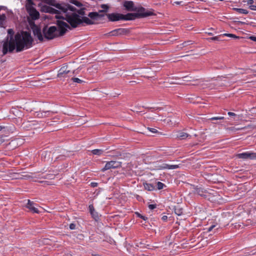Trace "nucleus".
<instances>
[{
    "label": "nucleus",
    "instance_id": "obj_18",
    "mask_svg": "<svg viewBox=\"0 0 256 256\" xmlns=\"http://www.w3.org/2000/svg\"><path fill=\"white\" fill-rule=\"evenodd\" d=\"M89 210L92 214V216L96 220L98 218V214L96 212L93 205L90 204L89 206Z\"/></svg>",
    "mask_w": 256,
    "mask_h": 256
},
{
    "label": "nucleus",
    "instance_id": "obj_37",
    "mask_svg": "<svg viewBox=\"0 0 256 256\" xmlns=\"http://www.w3.org/2000/svg\"><path fill=\"white\" fill-rule=\"evenodd\" d=\"M156 204H151L148 205V208L150 210H154V208H156Z\"/></svg>",
    "mask_w": 256,
    "mask_h": 256
},
{
    "label": "nucleus",
    "instance_id": "obj_47",
    "mask_svg": "<svg viewBox=\"0 0 256 256\" xmlns=\"http://www.w3.org/2000/svg\"><path fill=\"white\" fill-rule=\"evenodd\" d=\"M228 115L230 116H235L236 114L234 112H228Z\"/></svg>",
    "mask_w": 256,
    "mask_h": 256
},
{
    "label": "nucleus",
    "instance_id": "obj_12",
    "mask_svg": "<svg viewBox=\"0 0 256 256\" xmlns=\"http://www.w3.org/2000/svg\"><path fill=\"white\" fill-rule=\"evenodd\" d=\"M123 6L125 9L128 12H134L136 6H134L132 1L126 0L124 2Z\"/></svg>",
    "mask_w": 256,
    "mask_h": 256
},
{
    "label": "nucleus",
    "instance_id": "obj_29",
    "mask_svg": "<svg viewBox=\"0 0 256 256\" xmlns=\"http://www.w3.org/2000/svg\"><path fill=\"white\" fill-rule=\"evenodd\" d=\"M71 80L74 82H77L78 84H82V82H85L83 80H82L77 78H72Z\"/></svg>",
    "mask_w": 256,
    "mask_h": 256
},
{
    "label": "nucleus",
    "instance_id": "obj_41",
    "mask_svg": "<svg viewBox=\"0 0 256 256\" xmlns=\"http://www.w3.org/2000/svg\"><path fill=\"white\" fill-rule=\"evenodd\" d=\"M70 230H74L76 228V224H71L70 225Z\"/></svg>",
    "mask_w": 256,
    "mask_h": 256
},
{
    "label": "nucleus",
    "instance_id": "obj_24",
    "mask_svg": "<svg viewBox=\"0 0 256 256\" xmlns=\"http://www.w3.org/2000/svg\"><path fill=\"white\" fill-rule=\"evenodd\" d=\"M112 161L114 168H117L121 167L122 162L115 160Z\"/></svg>",
    "mask_w": 256,
    "mask_h": 256
},
{
    "label": "nucleus",
    "instance_id": "obj_56",
    "mask_svg": "<svg viewBox=\"0 0 256 256\" xmlns=\"http://www.w3.org/2000/svg\"><path fill=\"white\" fill-rule=\"evenodd\" d=\"M220 78H224V76H221Z\"/></svg>",
    "mask_w": 256,
    "mask_h": 256
},
{
    "label": "nucleus",
    "instance_id": "obj_16",
    "mask_svg": "<svg viewBox=\"0 0 256 256\" xmlns=\"http://www.w3.org/2000/svg\"><path fill=\"white\" fill-rule=\"evenodd\" d=\"M51 110H45L42 112H37L35 113V116L39 118H44L50 115V114L54 113Z\"/></svg>",
    "mask_w": 256,
    "mask_h": 256
},
{
    "label": "nucleus",
    "instance_id": "obj_6",
    "mask_svg": "<svg viewBox=\"0 0 256 256\" xmlns=\"http://www.w3.org/2000/svg\"><path fill=\"white\" fill-rule=\"evenodd\" d=\"M108 20L111 22L118 21L120 20H130V18L128 16V14H122L118 13H112L107 14Z\"/></svg>",
    "mask_w": 256,
    "mask_h": 256
},
{
    "label": "nucleus",
    "instance_id": "obj_17",
    "mask_svg": "<svg viewBox=\"0 0 256 256\" xmlns=\"http://www.w3.org/2000/svg\"><path fill=\"white\" fill-rule=\"evenodd\" d=\"M179 168V166L177 164H164L162 166H160V169H176Z\"/></svg>",
    "mask_w": 256,
    "mask_h": 256
},
{
    "label": "nucleus",
    "instance_id": "obj_8",
    "mask_svg": "<svg viewBox=\"0 0 256 256\" xmlns=\"http://www.w3.org/2000/svg\"><path fill=\"white\" fill-rule=\"evenodd\" d=\"M74 74V71H70L68 69V66H64L59 70L58 74V77L60 78H65L67 76H72Z\"/></svg>",
    "mask_w": 256,
    "mask_h": 256
},
{
    "label": "nucleus",
    "instance_id": "obj_48",
    "mask_svg": "<svg viewBox=\"0 0 256 256\" xmlns=\"http://www.w3.org/2000/svg\"><path fill=\"white\" fill-rule=\"evenodd\" d=\"M162 219L164 221H166L168 219V216H162Z\"/></svg>",
    "mask_w": 256,
    "mask_h": 256
},
{
    "label": "nucleus",
    "instance_id": "obj_11",
    "mask_svg": "<svg viewBox=\"0 0 256 256\" xmlns=\"http://www.w3.org/2000/svg\"><path fill=\"white\" fill-rule=\"evenodd\" d=\"M32 28L34 36H36L40 41H43L44 38L40 28L35 24L32 26Z\"/></svg>",
    "mask_w": 256,
    "mask_h": 256
},
{
    "label": "nucleus",
    "instance_id": "obj_53",
    "mask_svg": "<svg viewBox=\"0 0 256 256\" xmlns=\"http://www.w3.org/2000/svg\"><path fill=\"white\" fill-rule=\"evenodd\" d=\"M92 256H100L99 254H94Z\"/></svg>",
    "mask_w": 256,
    "mask_h": 256
},
{
    "label": "nucleus",
    "instance_id": "obj_32",
    "mask_svg": "<svg viewBox=\"0 0 256 256\" xmlns=\"http://www.w3.org/2000/svg\"><path fill=\"white\" fill-rule=\"evenodd\" d=\"M192 44H193L192 41L188 40V41H186L184 42H183L182 44V46L183 47H184V46H188V45Z\"/></svg>",
    "mask_w": 256,
    "mask_h": 256
},
{
    "label": "nucleus",
    "instance_id": "obj_44",
    "mask_svg": "<svg viewBox=\"0 0 256 256\" xmlns=\"http://www.w3.org/2000/svg\"><path fill=\"white\" fill-rule=\"evenodd\" d=\"M183 78L184 79V81H186V82L191 81V80L189 79V77L188 76H184Z\"/></svg>",
    "mask_w": 256,
    "mask_h": 256
},
{
    "label": "nucleus",
    "instance_id": "obj_10",
    "mask_svg": "<svg viewBox=\"0 0 256 256\" xmlns=\"http://www.w3.org/2000/svg\"><path fill=\"white\" fill-rule=\"evenodd\" d=\"M129 32V30L126 28H119L115 29L110 32V34L112 36H118L121 35H126Z\"/></svg>",
    "mask_w": 256,
    "mask_h": 256
},
{
    "label": "nucleus",
    "instance_id": "obj_51",
    "mask_svg": "<svg viewBox=\"0 0 256 256\" xmlns=\"http://www.w3.org/2000/svg\"><path fill=\"white\" fill-rule=\"evenodd\" d=\"M171 84H180L181 83L179 82H172Z\"/></svg>",
    "mask_w": 256,
    "mask_h": 256
},
{
    "label": "nucleus",
    "instance_id": "obj_13",
    "mask_svg": "<svg viewBox=\"0 0 256 256\" xmlns=\"http://www.w3.org/2000/svg\"><path fill=\"white\" fill-rule=\"evenodd\" d=\"M36 204L34 202H32L28 200V203L26 204V207L33 213L38 214L40 212V211L38 210V208L36 207Z\"/></svg>",
    "mask_w": 256,
    "mask_h": 256
},
{
    "label": "nucleus",
    "instance_id": "obj_39",
    "mask_svg": "<svg viewBox=\"0 0 256 256\" xmlns=\"http://www.w3.org/2000/svg\"><path fill=\"white\" fill-rule=\"evenodd\" d=\"M209 40H219V36H214L210 38Z\"/></svg>",
    "mask_w": 256,
    "mask_h": 256
},
{
    "label": "nucleus",
    "instance_id": "obj_23",
    "mask_svg": "<svg viewBox=\"0 0 256 256\" xmlns=\"http://www.w3.org/2000/svg\"><path fill=\"white\" fill-rule=\"evenodd\" d=\"M144 186L146 190L150 191L153 190L154 189V186L151 184L145 182L144 183Z\"/></svg>",
    "mask_w": 256,
    "mask_h": 256
},
{
    "label": "nucleus",
    "instance_id": "obj_2",
    "mask_svg": "<svg viewBox=\"0 0 256 256\" xmlns=\"http://www.w3.org/2000/svg\"><path fill=\"white\" fill-rule=\"evenodd\" d=\"M56 18L58 19L56 22L58 28L56 26H51L49 28L44 26L42 29L44 36L47 40H52L56 37L62 36L66 33L68 30L73 28L66 21H64L66 20L63 17L56 15Z\"/></svg>",
    "mask_w": 256,
    "mask_h": 256
},
{
    "label": "nucleus",
    "instance_id": "obj_55",
    "mask_svg": "<svg viewBox=\"0 0 256 256\" xmlns=\"http://www.w3.org/2000/svg\"><path fill=\"white\" fill-rule=\"evenodd\" d=\"M242 128H238V130H242Z\"/></svg>",
    "mask_w": 256,
    "mask_h": 256
},
{
    "label": "nucleus",
    "instance_id": "obj_26",
    "mask_svg": "<svg viewBox=\"0 0 256 256\" xmlns=\"http://www.w3.org/2000/svg\"><path fill=\"white\" fill-rule=\"evenodd\" d=\"M104 152V151L102 150L95 149L92 150V153L93 154L100 156Z\"/></svg>",
    "mask_w": 256,
    "mask_h": 256
},
{
    "label": "nucleus",
    "instance_id": "obj_20",
    "mask_svg": "<svg viewBox=\"0 0 256 256\" xmlns=\"http://www.w3.org/2000/svg\"><path fill=\"white\" fill-rule=\"evenodd\" d=\"M76 10H74V11H72V12H73V13H75L74 12H76L78 14H78V16H80L81 18L82 17V16H84L86 14H85V10H86V8H80V10H76V8H75ZM70 14V13L68 12ZM70 14H72V13H70Z\"/></svg>",
    "mask_w": 256,
    "mask_h": 256
},
{
    "label": "nucleus",
    "instance_id": "obj_5",
    "mask_svg": "<svg viewBox=\"0 0 256 256\" xmlns=\"http://www.w3.org/2000/svg\"><path fill=\"white\" fill-rule=\"evenodd\" d=\"M134 12H137L128 13V16L130 18V20H134L137 18H145L154 15L152 11L146 10L142 6H136V10Z\"/></svg>",
    "mask_w": 256,
    "mask_h": 256
},
{
    "label": "nucleus",
    "instance_id": "obj_46",
    "mask_svg": "<svg viewBox=\"0 0 256 256\" xmlns=\"http://www.w3.org/2000/svg\"><path fill=\"white\" fill-rule=\"evenodd\" d=\"M216 226L215 225H212L208 228V231L210 232L211 231L214 227Z\"/></svg>",
    "mask_w": 256,
    "mask_h": 256
},
{
    "label": "nucleus",
    "instance_id": "obj_36",
    "mask_svg": "<svg viewBox=\"0 0 256 256\" xmlns=\"http://www.w3.org/2000/svg\"><path fill=\"white\" fill-rule=\"evenodd\" d=\"M224 117H223V116L212 117L210 118V120H224Z\"/></svg>",
    "mask_w": 256,
    "mask_h": 256
},
{
    "label": "nucleus",
    "instance_id": "obj_52",
    "mask_svg": "<svg viewBox=\"0 0 256 256\" xmlns=\"http://www.w3.org/2000/svg\"><path fill=\"white\" fill-rule=\"evenodd\" d=\"M3 128H4V127L0 126V131H1Z\"/></svg>",
    "mask_w": 256,
    "mask_h": 256
},
{
    "label": "nucleus",
    "instance_id": "obj_31",
    "mask_svg": "<svg viewBox=\"0 0 256 256\" xmlns=\"http://www.w3.org/2000/svg\"><path fill=\"white\" fill-rule=\"evenodd\" d=\"M22 178H26V179H30V178H32V176L26 174V172H22Z\"/></svg>",
    "mask_w": 256,
    "mask_h": 256
},
{
    "label": "nucleus",
    "instance_id": "obj_43",
    "mask_svg": "<svg viewBox=\"0 0 256 256\" xmlns=\"http://www.w3.org/2000/svg\"><path fill=\"white\" fill-rule=\"evenodd\" d=\"M249 38L252 41L256 42V36H250L249 37Z\"/></svg>",
    "mask_w": 256,
    "mask_h": 256
},
{
    "label": "nucleus",
    "instance_id": "obj_15",
    "mask_svg": "<svg viewBox=\"0 0 256 256\" xmlns=\"http://www.w3.org/2000/svg\"><path fill=\"white\" fill-rule=\"evenodd\" d=\"M194 194H196L198 195L205 198L207 197V192L206 190H204L201 188L198 187L194 188Z\"/></svg>",
    "mask_w": 256,
    "mask_h": 256
},
{
    "label": "nucleus",
    "instance_id": "obj_35",
    "mask_svg": "<svg viewBox=\"0 0 256 256\" xmlns=\"http://www.w3.org/2000/svg\"><path fill=\"white\" fill-rule=\"evenodd\" d=\"M136 214L137 215V216H138V217H139V218H141L143 219V220H147V218H148L146 217V216H144L142 215L141 214H140V213H138V212H136Z\"/></svg>",
    "mask_w": 256,
    "mask_h": 256
},
{
    "label": "nucleus",
    "instance_id": "obj_25",
    "mask_svg": "<svg viewBox=\"0 0 256 256\" xmlns=\"http://www.w3.org/2000/svg\"><path fill=\"white\" fill-rule=\"evenodd\" d=\"M100 7L102 8V10H100L98 11V12H106L109 6L108 4H102L100 6Z\"/></svg>",
    "mask_w": 256,
    "mask_h": 256
},
{
    "label": "nucleus",
    "instance_id": "obj_34",
    "mask_svg": "<svg viewBox=\"0 0 256 256\" xmlns=\"http://www.w3.org/2000/svg\"><path fill=\"white\" fill-rule=\"evenodd\" d=\"M224 36H227L230 38H238V37L236 36V35L232 34H224Z\"/></svg>",
    "mask_w": 256,
    "mask_h": 256
},
{
    "label": "nucleus",
    "instance_id": "obj_38",
    "mask_svg": "<svg viewBox=\"0 0 256 256\" xmlns=\"http://www.w3.org/2000/svg\"><path fill=\"white\" fill-rule=\"evenodd\" d=\"M98 185V184L97 182H92L90 183L91 186L93 187V188L97 186Z\"/></svg>",
    "mask_w": 256,
    "mask_h": 256
},
{
    "label": "nucleus",
    "instance_id": "obj_22",
    "mask_svg": "<svg viewBox=\"0 0 256 256\" xmlns=\"http://www.w3.org/2000/svg\"><path fill=\"white\" fill-rule=\"evenodd\" d=\"M174 212L176 215L179 216L182 215L184 214L182 208H180L178 206H174Z\"/></svg>",
    "mask_w": 256,
    "mask_h": 256
},
{
    "label": "nucleus",
    "instance_id": "obj_30",
    "mask_svg": "<svg viewBox=\"0 0 256 256\" xmlns=\"http://www.w3.org/2000/svg\"><path fill=\"white\" fill-rule=\"evenodd\" d=\"M156 186L158 190H162L164 188V186H166L163 183L160 182H156Z\"/></svg>",
    "mask_w": 256,
    "mask_h": 256
},
{
    "label": "nucleus",
    "instance_id": "obj_40",
    "mask_svg": "<svg viewBox=\"0 0 256 256\" xmlns=\"http://www.w3.org/2000/svg\"><path fill=\"white\" fill-rule=\"evenodd\" d=\"M249 8L252 10H256V6L250 5V6Z\"/></svg>",
    "mask_w": 256,
    "mask_h": 256
},
{
    "label": "nucleus",
    "instance_id": "obj_49",
    "mask_svg": "<svg viewBox=\"0 0 256 256\" xmlns=\"http://www.w3.org/2000/svg\"><path fill=\"white\" fill-rule=\"evenodd\" d=\"M4 142V139L2 137H0V145Z\"/></svg>",
    "mask_w": 256,
    "mask_h": 256
},
{
    "label": "nucleus",
    "instance_id": "obj_27",
    "mask_svg": "<svg viewBox=\"0 0 256 256\" xmlns=\"http://www.w3.org/2000/svg\"><path fill=\"white\" fill-rule=\"evenodd\" d=\"M234 10L237 12L239 14H248V12L247 10L243 8H234Z\"/></svg>",
    "mask_w": 256,
    "mask_h": 256
},
{
    "label": "nucleus",
    "instance_id": "obj_54",
    "mask_svg": "<svg viewBox=\"0 0 256 256\" xmlns=\"http://www.w3.org/2000/svg\"><path fill=\"white\" fill-rule=\"evenodd\" d=\"M208 34H210V35H212V33H211V32H208Z\"/></svg>",
    "mask_w": 256,
    "mask_h": 256
},
{
    "label": "nucleus",
    "instance_id": "obj_7",
    "mask_svg": "<svg viewBox=\"0 0 256 256\" xmlns=\"http://www.w3.org/2000/svg\"><path fill=\"white\" fill-rule=\"evenodd\" d=\"M32 2L29 0L28 3L26 6V8L32 19L36 20L39 18L40 14L36 9L32 6Z\"/></svg>",
    "mask_w": 256,
    "mask_h": 256
},
{
    "label": "nucleus",
    "instance_id": "obj_14",
    "mask_svg": "<svg viewBox=\"0 0 256 256\" xmlns=\"http://www.w3.org/2000/svg\"><path fill=\"white\" fill-rule=\"evenodd\" d=\"M42 10L45 12H48L52 14H58V10H56L54 8L49 6H43L42 8Z\"/></svg>",
    "mask_w": 256,
    "mask_h": 256
},
{
    "label": "nucleus",
    "instance_id": "obj_28",
    "mask_svg": "<svg viewBox=\"0 0 256 256\" xmlns=\"http://www.w3.org/2000/svg\"><path fill=\"white\" fill-rule=\"evenodd\" d=\"M70 2L74 4V5H76V6H77L78 7H81L82 6V4L80 2L76 0H70Z\"/></svg>",
    "mask_w": 256,
    "mask_h": 256
},
{
    "label": "nucleus",
    "instance_id": "obj_1",
    "mask_svg": "<svg viewBox=\"0 0 256 256\" xmlns=\"http://www.w3.org/2000/svg\"><path fill=\"white\" fill-rule=\"evenodd\" d=\"M33 39L30 34L27 32H23L22 34H16L14 37L10 36L3 41L2 54L6 55L8 52L12 53L16 49L18 52L24 49L31 48Z\"/></svg>",
    "mask_w": 256,
    "mask_h": 256
},
{
    "label": "nucleus",
    "instance_id": "obj_45",
    "mask_svg": "<svg viewBox=\"0 0 256 256\" xmlns=\"http://www.w3.org/2000/svg\"><path fill=\"white\" fill-rule=\"evenodd\" d=\"M54 177V176L52 174H49L46 176H44V178H52Z\"/></svg>",
    "mask_w": 256,
    "mask_h": 256
},
{
    "label": "nucleus",
    "instance_id": "obj_3",
    "mask_svg": "<svg viewBox=\"0 0 256 256\" xmlns=\"http://www.w3.org/2000/svg\"><path fill=\"white\" fill-rule=\"evenodd\" d=\"M104 16V14H99L97 12H91L88 14V16L80 17L76 13L67 14L66 15V21L73 28H76L82 23L88 25L94 24H95L94 20H98Z\"/></svg>",
    "mask_w": 256,
    "mask_h": 256
},
{
    "label": "nucleus",
    "instance_id": "obj_4",
    "mask_svg": "<svg viewBox=\"0 0 256 256\" xmlns=\"http://www.w3.org/2000/svg\"><path fill=\"white\" fill-rule=\"evenodd\" d=\"M46 3L50 6H54L58 9L61 12L65 14L64 20H66V15L70 14L68 12L70 11H74L76 10L75 8L70 6L68 4L66 3H57L55 0H46Z\"/></svg>",
    "mask_w": 256,
    "mask_h": 256
},
{
    "label": "nucleus",
    "instance_id": "obj_9",
    "mask_svg": "<svg viewBox=\"0 0 256 256\" xmlns=\"http://www.w3.org/2000/svg\"><path fill=\"white\" fill-rule=\"evenodd\" d=\"M236 156L238 158H242L243 160H254L256 159V153L247 152L238 154L236 155Z\"/></svg>",
    "mask_w": 256,
    "mask_h": 256
},
{
    "label": "nucleus",
    "instance_id": "obj_33",
    "mask_svg": "<svg viewBox=\"0 0 256 256\" xmlns=\"http://www.w3.org/2000/svg\"><path fill=\"white\" fill-rule=\"evenodd\" d=\"M147 129L150 132H151L152 134L159 133L157 130L154 128H148Z\"/></svg>",
    "mask_w": 256,
    "mask_h": 256
},
{
    "label": "nucleus",
    "instance_id": "obj_50",
    "mask_svg": "<svg viewBox=\"0 0 256 256\" xmlns=\"http://www.w3.org/2000/svg\"><path fill=\"white\" fill-rule=\"evenodd\" d=\"M180 2H175V3H176V4H180Z\"/></svg>",
    "mask_w": 256,
    "mask_h": 256
},
{
    "label": "nucleus",
    "instance_id": "obj_42",
    "mask_svg": "<svg viewBox=\"0 0 256 256\" xmlns=\"http://www.w3.org/2000/svg\"><path fill=\"white\" fill-rule=\"evenodd\" d=\"M254 2V0H248L247 2V4L248 5H252V4Z\"/></svg>",
    "mask_w": 256,
    "mask_h": 256
},
{
    "label": "nucleus",
    "instance_id": "obj_21",
    "mask_svg": "<svg viewBox=\"0 0 256 256\" xmlns=\"http://www.w3.org/2000/svg\"><path fill=\"white\" fill-rule=\"evenodd\" d=\"M114 168L112 164V161L108 162L106 163L104 168L102 169V172H104L106 170Z\"/></svg>",
    "mask_w": 256,
    "mask_h": 256
},
{
    "label": "nucleus",
    "instance_id": "obj_19",
    "mask_svg": "<svg viewBox=\"0 0 256 256\" xmlns=\"http://www.w3.org/2000/svg\"><path fill=\"white\" fill-rule=\"evenodd\" d=\"M189 136H190L188 134L183 132H178L176 134V138L180 140H184Z\"/></svg>",
    "mask_w": 256,
    "mask_h": 256
}]
</instances>
